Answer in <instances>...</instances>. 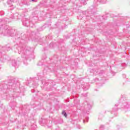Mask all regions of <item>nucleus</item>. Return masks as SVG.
Returning a JSON list of instances; mask_svg holds the SVG:
<instances>
[{
	"mask_svg": "<svg viewBox=\"0 0 130 130\" xmlns=\"http://www.w3.org/2000/svg\"><path fill=\"white\" fill-rule=\"evenodd\" d=\"M62 114H63L64 117H67V113H66V112L64 111L62 112Z\"/></svg>",
	"mask_w": 130,
	"mask_h": 130,
	"instance_id": "nucleus-1",
	"label": "nucleus"
},
{
	"mask_svg": "<svg viewBox=\"0 0 130 130\" xmlns=\"http://www.w3.org/2000/svg\"><path fill=\"white\" fill-rule=\"evenodd\" d=\"M31 2H37V0H31Z\"/></svg>",
	"mask_w": 130,
	"mask_h": 130,
	"instance_id": "nucleus-2",
	"label": "nucleus"
}]
</instances>
